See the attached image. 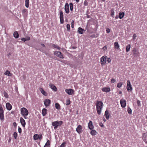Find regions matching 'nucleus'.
<instances>
[{
	"label": "nucleus",
	"instance_id": "obj_1",
	"mask_svg": "<svg viewBox=\"0 0 147 147\" xmlns=\"http://www.w3.org/2000/svg\"><path fill=\"white\" fill-rule=\"evenodd\" d=\"M96 110L98 115L101 114V112L103 108V103L100 101H98L96 103Z\"/></svg>",
	"mask_w": 147,
	"mask_h": 147
},
{
	"label": "nucleus",
	"instance_id": "obj_2",
	"mask_svg": "<svg viewBox=\"0 0 147 147\" xmlns=\"http://www.w3.org/2000/svg\"><path fill=\"white\" fill-rule=\"evenodd\" d=\"M21 114L25 119H28L27 117L28 115L29 112L27 109L24 108L22 107L20 109Z\"/></svg>",
	"mask_w": 147,
	"mask_h": 147
},
{
	"label": "nucleus",
	"instance_id": "obj_3",
	"mask_svg": "<svg viewBox=\"0 0 147 147\" xmlns=\"http://www.w3.org/2000/svg\"><path fill=\"white\" fill-rule=\"evenodd\" d=\"M63 123L62 121H56L52 123V125L54 127L55 129H57L58 127L61 126Z\"/></svg>",
	"mask_w": 147,
	"mask_h": 147
},
{
	"label": "nucleus",
	"instance_id": "obj_4",
	"mask_svg": "<svg viewBox=\"0 0 147 147\" xmlns=\"http://www.w3.org/2000/svg\"><path fill=\"white\" fill-rule=\"evenodd\" d=\"M3 112V108L2 106L0 105V119L2 121L4 119Z\"/></svg>",
	"mask_w": 147,
	"mask_h": 147
},
{
	"label": "nucleus",
	"instance_id": "obj_5",
	"mask_svg": "<svg viewBox=\"0 0 147 147\" xmlns=\"http://www.w3.org/2000/svg\"><path fill=\"white\" fill-rule=\"evenodd\" d=\"M107 59V56L105 55L103 56L100 58L101 64L103 65L106 63Z\"/></svg>",
	"mask_w": 147,
	"mask_h": 147
},
{
	"label": "nucleus",
	"instance_id": "obj_6",
	"mask_svg": "<svg viewBox=\"0 0 147 147\" xmlns=\"http://www.w3.org/2000/svg\"><path fill=\"white\" fill-rule=\"evenodd\" d=\"M55 55H56L57 57H59L61 59H63L64 57L61 52L60 51H56L54 53Z\"/></svg>",
	"mask_w": 147,
	"mask_h": 147
},
{
	"label": "nucleus",
	"instance_id": "obj_7",
	"mask_svg": "<svg viewBox=\"0 0 147 147\" xmlns=\"http://www.w3.org/2000/svg\"><path fill=\"white\" fill-rule=\"evenodd\" d=\"M127 90L128 91H129V90H131L132 89V88L130 81L127 80Z\"/></svg>",
	"mask_w": 147,
	"mask_h": 147
},
{
	"label": "nucleus",
	"instance_id": "obj_8",
	"mask_svg": "<svg viewBox=\"0 0 147 147\" xmlns=\"http://www.w3.org/2000/svg\"><path fill=\"white\" fill-rule=\"evenodd\" d=\"M51 101L49 99H45L44 101V104L46 107L49 106L51 103Z\"/></svg>",
	"mask_w": 147,
	"mask_h": 147
},
{
	"label": "nucleus",
	"instance_id": "obj_9",
	"mask_svg": "<svg viewBox=\"0 0 147 147\" xmlns=\"http://www.w3.org/2000/svg\"><path fill=\"white\" fill-rule=\"evenodd\" d=\"M121 106L122 107L124 108L126 106V101L124 99H121L120 101Z\"/></svg>",
	"mask_w": 147,
	"mask_h": 147
},
{
	"label": "nucleus",
	"instance_id": "obj_10",
	"mask_svg": "<svg viewBox=\"0 0 147 147\" xmlns=\"http://www.w3.org/2000/svg\"><path fill=\"white\" fill-rule=\"evenodd\" d=\"M65 92L69 95H72L74 93V91L72 89H66L65 90Z\"/></svg>",
	"mask_w": 147,
	"mask_h": 147
},
{
	"label": "nucleus",
	"instance_id": "obj_11",
	"mask_svg": "<svg viewBox=\"0 0 147 147\" xmlns=\"http://www.w3.org/2000/svg\"><path fill=\"white\" fill-rule=\"evenodd\" d=\"M60 22L61 24L63 23V12L62 11H60Z\"/></svg>",
	"mask_w": 147,
	"mask_h": 147
},
{
	"label": "nucleus",
	"instance_id": "obj_12",
	"mask_svg": "<svg viewBox=\"0 0 147 147\" xmlns=\"http://www.w3.org/2000/svg\"><path fill=\"white\" fill-rule=\"evenodd\" d=\"M82 126L80 125H78L76 129L77 132L79 134H80L82 133Z\"/></svg>",
	"mask_w": 147,
	"mask_h": 147
},
{
	"label": "nucleus",
	"instance_id": "obj_13",
	"mask_svg": "<svg viewBox=\"0 0 147 147\" xmlns=\"http://www.w3.org/2000/svg\"><path fill=\"white\" fill-rule=\"evenodd\" d=\"M133 55L135 56H139L140 54L138 51L136 50L135 49H134L133 51Z\"/></svg>",
	"mask_w": 147,
	"mask_h": 147
},
{
	"label": "nucleus",
	"instance_id": "obj_14",
	"mask_svg": "<svg viewBox=\"0 0 147 147\" xmlns=\"http://www.w3.org/2000/svg\"><path fill=\"white\" fill-rule=\"evenodd\" d=\"M65 9L66 13H68L69 12V5L67 3H66L65 5Z\"/></svg>",
	"mask_w": 147,
	"mask_h": 147
},
{
	"label": "nucleus",
	"instance_id": "obj_15",
	"mask_svg": "<svg viewBox=\"0 0 147 147\" xmlns=\"http://www.w3.org/2000/svg\"><path fill=\"white\" fill-rule=\"evenodd\" d=\"M20 123L23 127H25L26 122L25 120L22 117L20 118Z\"/></svg>",
	"mask_w": 147,
	"mask_h": 147
},
{
	"label": "nucleus",
	"instance_id": "obj_16",
	"mask_svg": "<svg viewBox=\"0 0 147 147\" xmlns=\"http://www.w3.org/2000/svg\"><path fill=\"white\" fill-rule=\"evenodd\" d=\"M49 86L50 88L53 90L55 91H56L57 90V88L53 84H50Z\"/></svg>",
	"mask_w": 147,
	"mask_h": 147
},
{
	"label": "nucleus",
	"instance_id": "obj_17",
	"mask_svg": "<svg viewBox=\"0 0 147 147\" xmlns=\"http://www.w3.org/2000/svg\"><path fill=\"white\" fill-rule=\"evenodd\" d=\"M88 127L90 130H92L94 128V126L92 124V123L91 121H90L88 123Z\"/></svg>",
	"mask_w": 147,
	"mask_h": 147
},
{
	"label": "nucleus",
	"instance_id": "obj_18",
	"mask_svg": "<svg viewBox=\"0 0 147 147\" xmlns=\"http://www.w3.org/2000/svg\"><path fill=\"white\" fill-rule=\"evenodd\" d=\"M6 106L7 109L8 110H10L12 109V106L9 102L6 103Z\"/></svg>",
	"mask_w": 147,
	"mask_h": 147
},
{
	"label": "nucleus",
	"instance_id": "obj_19",
	"mask_svg": "<svg viewBox=\"0 0 147 147\" xmlns=\"http://www.w3.org/2000/svg\"><path fill=\"white\" fill-rule=\"evenodd\" d=\"M102 90L104 92H109L110 90V88L109 87H104L102 89Z\"/></svg>",
	"mask_w": 147,
	"mask_h": 147
},
{
	"label": "nucleus",
	"instance_id": "obj_20",
	"mask_svg": "<svg viewBox=\"0 0 147 147\" xmlns=\"http://www.w3.org/2000/svg\"><path fill=\"white\" fill-rule=\"evenodd\" d=\"M39 90L41 93L44 96H46L47 95V93L42 88L39 89Z\"/></svg>",
	"mask_w": 147,
	"mask_h": 147
},
{
	"label": "nucleus",
	"instance_id": "obj_21",
	"mask_svg": "<svg viewBox=\"0 0 147 147\" xmlns=\"http://www.w3.org/2000/svg\"><path fill=\"white\" fill-rule=\"evenodd\" d=\"M85 30L81 27H79L78 29V32L79 33L82 34L84 32Z\"/></svg>",
	"mask_w": 147,
	"mask_h": 147
},
{
	"label": "nucleus",
	"instance_id": "obj_22",
	"mask_svg": "<svg viewBox=\"0 0 147 147\" xmlns=\"http://www.w3.org/2000/svg\"><path fill=\"white\" fill-rule=\"evenodd\" d=\"M114 46L115 49L118 50L119 49H120L119 45L117 42H114Z\"/></svg>",
	"mask_w": 147,
	"mask_h": 147
},
{
	"label": "nucleus",
	"instance_id": "obj_23",
	"mask_svg": "<svg viewBox=\"0 0 147 147\" xmlns=\"http://www.w3.org/2000/svg\"><path fill=\"white\" fill-rule=\"evenodd\" d=\"M30 39V37L29 36H28L26 38H23L21 39V40L24 42H25L26 41L29 40Z\"/></svg>",
	"mask_w": 147,
	"mask_h": 147
},
{
	"label": "nucleus",
	"instance_id": "obj_24",
	"mask_svg": "<svg viewBox=\"0 0 147 147\" xmlns=\"http://www.w3.org/2000/svg\"><path fill=\"white\" fill-rule=\"evenodd\" d=\"M105 116L107 119H108L109 118V113L108 111L106 110L105 111Z\"/></svg>",
	"mask_w": 147,
	"mask_h": 147
},
{
	"label": "nucleus",
	"instance_id": "obj_25",
	"mask_svg": "<svg viewBox=\"0 0 147 147\" xmlns=\"http://www.w3.org/2000/svg\"><path fill=\"white\" fill-rule=\"evenodd\" d=\"M4 74L9 76H11L12 75V74L8 70H6L4 73Z\"/></svg>",
	"mask_w": 147,
	"mask_h": 147
},
{
	"label": "nucleus",
	"instance_id": "obj_26",
	"mask_svg": "<svg viewBox=\"0 0 147 147\" xmlns=\"http://www.w3.org/2000/svg\"><path fill=\"white\" fill-rule=\"evenodd\" d=\"M90 133L92 136H95L97 134L96 131L95 130L92 129L90 131Z\"/></svg>",
	"mask_w": 147,
	"mask_h": 147
},
{
	"label": "nucleus",
	"instance_id": "obj_27",
	"mask_svg": "<svg viewBox=\"0 0 147 147\" xmlns=\"http://www.w3.org/2000/svg\"><path fill=\"white\" fill-rule=\"evenodd\" d=\"M42 114L43 116H45L47 114V110L45 108L43 109L42 110Z\"/></svg>",
	"mask_w": 147,
	"mask_h": 147
},
{
	"label": "nucleus",
	"instance_id": "obj_28",
	"mask_svg": "<svg viewBox=\"0 0 147 147\" xmlns=\"http://www.w3.org/2000/svg\"><path fill=\"white\" fill-rule=\"evenodd\" d=\"M131 45L130 44L128 45L126 47V52H128L130 50Z\"/></svg>",
	"mask_w": 147,
	"mask_h": 147
},
{
	"label": "nucleus",
	"instance_id": "obj_29",
	"mask_svg": "<svg viewBox=\"0 0 147 147\" xmlns=\"http://www.w3.org/2000/svg\"><path fill=\"white\" fill-rule=\"evenodd\" d=\"M50 142L49 140H48L44 147H50Z\"/></svg>",
	"mask_w": 147,
	"mask_h": 147
},
{
	"label": "nucleus",
	"instance_id": "obj_30",
	"mask_svg": "<svg viewBox=\"0 0 147 147\" xmlns=\"http://www.w3.org/2000/svg\"><path fill=\"white\" fill-rule=\"evenodd\" d=\"M29 0H25V6L27 8L29 7Z\"/></svg>",
	"mask_w": 147,
	"mask_h": 147
},
{
	"label": "nucleus",
	"instance_id": "obj_31",
	"mask_svg": "<svg viewBox=\"0 0 147 147\" xmlns=\"http://www.w3.org/2000/svg\"><path fill=\"white\" fill-rule=\"evenodd\" d=\"M14 37L16 38H18L19 37V34L17 31L15 32L13 34Z\"/></svg>",
	"mask_w": 147,
	"mask_h": 147
},
{
	"label": "nucleus",
	"instance_id": "obj_32",
	"mask_svg": "<svg viewBox=\"0 0 147 147\" xmlns=\"http://www.w3.org/2000/svg\"><path fill=\"white\" fill-rule=\"evenodd\" d=\"M55 107L58 110H59L60 109V106L58 103H56L55 104Z\"/></svg>",
	"mask_w": 147,
	"mask_h": 147
},
{
	"label": "nucleus",
	"instance_id": "obj_33",
	"mask_svg": "<svg viewBox=\"0 0 147 147\" xmlns=\"http://www.w3.org/2000/svg\"><path fill=\"white\" fill-rule=\"evenodd\" d=\"M124 15V12L119 13V18L120 19H121L123 18Z\"/></svg>",
	"mask_w": 147,
	"mask_h": 147
},
{
	"label": "nucleus",
	"instance_id": "obj_34",
	"mask_svg": "<svg viewBox=\"0 0 147 147\" xmlns=\"http://www.w3.org/2000/svg\"><path fill=\"white\" fill-rule=\"evenodd\" d=\"M38 135L37 134H35L34 135L33 138L34 140H36L38 139Z\"/></svg>",
	"mask_w": 147,
	"mask_h": 147
},
{
	"label": "nucleus",
	"instance_id": "obj_35",
	"mask_svg": "<svg viewBox=\"0 0 147 147\" xmlns=\"http://www.w3.org/2000/svg\"><path fill=\"white\" fill-rule=\"evenodd\" d=\"M22 12L23 13V16L24 15V13H26L27 14L28 13V11L27 9L24 8L22 10Z\"/></svg>",
	"mask_w": 147,
	"mask_h": 147
},
{
	"label": "nucleus",
	"instance_id": "obj_36",
	"mask_svg": "<svg viewBox=\"0 0 147 147\" xmlns=\"http://www.w3.org/2000/svg\"><path fill=\"white\" fill-rule=\"evenodd\" d=\"M53 47L55 48H57V49H58V50H60L61 49L60 47H59V46H57V45H55V44H53Z\"/></svg>",
	"mask_w": 147,
	"mask_h": 147
},
{
	"label": "nucleus",
	"instance_id": "obj_37",
	"mask_svg": "<svg viewBox=\"0 0 147 147\" xmlns=\"http://www.w3.org/2000/svg\"><path fill=\"white\" fill-rule=\"evenodd\" d=\"M123 83L122 82L119 83L117 85V87L118 88H121L123 84Z\"/></svg>",
	"mask_w": 147,
	"mask_h": 147
},
{
	"label": "nucleus",
	"instance_id": "obj_38",
	"mask_svg": "<svg viewBox=\"0 0 147 147\" xmlns=\"http://www.w3.org/2000/svg\"><path fill=\"white\" fill-rule=\"evenodd\" d=\"M3 94L4 96L6 98H9V95L7 93L5 92H3Z\"/></svg>",
	"mask_w": 147,
	"mask_h": 147
},
{
	"label": "nucleus",
	"instance_id": "obj_39",
	"mask_svg": "<svg viewBox=\"0 0 147 147\" xmlns=\"http://www.w3.org/2000/svg\"><path fill=\"white\" fill-rule=\"evenodd\" d=\"M66 105H69L70 104V102H71L70 100L68 99H67L66 100Z\"/></svg>",
	"mask_w": 147,
	"mask_h": 147
},
{
	"label": "nucleus",
	"instance_id": "obj_40",
	"mask_svg": "<svg viewBox=\"0 0 147 147\" xmlns=\"http://www.w3.org/2000/svg\"><path fill=\"white\" fill-rule=\"evenodd\" d=\"M66 142H64L59 147H65L66 146Z\"/></svg>",
	"mask_w": 147,
	"mask_h": 147
},
{
	"label": "nucleus",
	"instance_id": "obj_41",
	"mask_svg": "<svg viewBox=\"0 0 147 147\" xmlns=\"http://www.w3.org/2000/svg\"><path fill=\"white\" fill-rule=\"evenodd\" d=\"M70 8V10L72 11L73 10V4L72 3H70L69 4Z\"/></svg>",
	"mask_w": 147,
	"mask_h": 147
},
{
	"label": "nucleus",
	"instance_id": "obj_42",
	"mask_svg": "<svg viewBox=\"0 0 147 147\" xmlns=\"http://www.w3.org/2000/svg\"><path fill=\"white\" fill-rule=\"evenodd\" d=\"M127 112L129 114H131L132 110L130 108L128 107L127 109Z\"/></svg>",
	"mask_w": 147,
	"mask_h": 147
},
{
	"label": "nucleus",
	"instance_id": "obj_43",
	"mask_svg": "<svg viewBox=\"0 0 147 147\" xmlns=\"http://www.w3.org/2000/svg\"><path fill=\"white\" fill-rule=\"evenodd\" d=\"M67 28L68 31H69L70 29V26L69 24H67Z\"/></svg>",
	"mask_w": 147,
	"mask_h": 147
},
{
	"label": "nucleus",
	"instance_id": "obj_44",
	"mask_svg": "<svg viewBox=\"0 0 147 147\" xmlns=\"http://www.w3.org/2000/svg\"><path fill=\"white\" fill-rule=\"evenodd\" d=\"M74 20H72L71 23V27L73 28L74 27Z\"/></svg>",
	"mask_w": 147,
	"mask_h": 147
},
{
	"label": "nucleus",
	"instance_id": "obj_45",
	"mask_svg": "<svg viewBox=\"0 0 147 147\" xmlns=\"http://www.w3.org/2000/svg\"><path fill=\"white\" fill-rule=\"evenodd\" d=\"M13 136L15 139H16L17 137V134L16 132H14L13 134Z\"/></svg>",
	"mask_w": 147,
	"mask_h": 147
},
{
	"label": "nucleus",
	"instance_id": "obj_46",
	"mask_svg": "<svg viewBox=\"0 0 147 147\" xmlns=\"http://www.w3.org/2000/svg\"><path fill=\"white\" fill-rule=\"evenodd\" d=\"M111 16L112 17H114V12L113 11H111Z\"/></svg>",
	"mask_w": 147,
	"mask_h": 147
},
{
	"label": "nucleus",
	"instance_id": "obj_47",
	"mask_svg": "<svg viewBox=\"0 0 147 147\" xmlns=\"http://www.w3.org/2000/svg\"><path fill=\"white\" fill-rule=\"evenodd\" d=\"M137 104L138 106H140L141 105L140 101L139 100H137Z\"/></svg>",
	"mask_w": 147,
	"mask_h": 147
},
{
	"label": "nucleus",
	"instance_id": "obj_48",
	"mask_svg": "<svg viewBox=\"0 0 147 147\" xmlns=\"http://www.w3.org/2000/svg\"><path fill=\"white\" fill-rule=\"evenodd\" d=\"M107 47L106 46H104L102 49H103L104 51H105L107 50Z\"/></svg>",
	"mask_w": 147,
	"mask_h": 147
},
{
	"label": "nucleus",
	"instance_id": "obj_49",
	"mask_svg": "<svg viewBox=\"0 0 147 147\" xmlns=\"http://www.w3.org/2000/svg\"><path fill=\"white\" fill-rule=\"evenodd\" d=\"M107 61L108 63H110L111 61V59L110 58H108L107 57Z\"/></svg>",
	"mask_w": 147,
	"mask_h": 147
},
{
	"label": "nucleus",
	"instance_id": "obj_50",
	"mask_svg": "<svg viewBox=\"0 0 147 147\" xmlns=\"http://www.w3.org/2000/svg\"><path fill=\"white\" fill-rule=\"evenodd\" d=\"M18 132L19 133L21 134L22 133V129L20 127H19L18 129Z\"/></svg>",
	"mask_w": 147,
	"mask_h": 147
},
{
	"label": "nucleus",
	"instance_id": "obj_51",
	"mask_svg": "<svg viewBox=\"0 0 147 147\" xmlns=\"http://www.w3.org/2000/svg\"><path fill=\"white\" fill-rule=\"evenodd\" d=\"M116 80L115 79L113 78H112L111 80V82L112 83H114L115 82Z\"/></svg>",
	"mask_w": 147,
	"mask_h": 147
},
{
	"label": "nucleus",
	"instance_id": "obj_52",
	"mask_svg": "<svg viewBox=\"0 0 147 147\" xmlns=\"http://www.w3.org/2000/svg\"><path fill=\"white\" fill-rule=\"evenodd\" d=\"M84 5L85 6H86L88 5V2L86 0H85L84 2Z\"/></svg>",
	"mask_w": 147,
	"mask_h": 147
},
{
	"label": "nucleus",
	"instance_id": "obj_53",
	"mask_svg": "<svg viewBox=\"0 0 147 147\" xmlns=\"http://www.w3.org/2000/svg\"><path fill=\"white\" fill-rule=\"evenodd\" d=\"M136 37V34H134L133 36V39L134 40Z\"/></svg>",
	"mask_w": 147,
	"mask_h": 147
},
{
	"label": "nucleus",
	"instance_id": "obj_54",
	"mask_svg": "<svg viewBox=\"0 0 147 147\" xmlns=\"http://www.w3.org/2000/svg\"><path fill=\"white\" fill-rule=\"evenodd\" d=\"M99 125L102 127H104V126L103 125V123H99Z\"/></svg>",
	"mask_w": 147,
	"mask_h": 147
},
{
	"label": "nucleus",
	"instance_id": "obj_55",
	"mask_svg": "<svg viewBox=\"0 0 147 147\" xmlns=\"http://www.w3.org/2000/svg\"><path fill=\"white\" fill-rule=\"evenodd\" d=\"M38 139L40 140H41L42 139V135L41 134H40L39 135H38Z\"/></svg>",
	"mask_w": 147,
	"mask_h": 147
},
{
	"label": "nucleus",
	"instance_id": "obj_56",
	"mask_svg": "<svg viewBox=\"0 0 147 147\" xmlns=\"http://www.w3.org/2000/svg\"><path fill=\"white\" fill-rule=\"evenodd\" d=\"M106 32L107 33H109L110 32V29L109 28H107L106 29Z\"/></svg>",
	"mask_w": 147,
	"mask_h": 147
},
{
	"label": "nucleus",
	"instance_id": "obj_57",
	"mask_svg": "<svg viewBox=\"0 0 147 147\" xmlns=\"http://www.w3.org/2000/svg\"><path fill=\"white\" fill-rule=\"evenodd\" d=\"M24 80H25L26 78V76L25 75H24L22 76Z\"/></svg>",
	"mask_w": 147,
	"mask_h": 147
},
{
	"label": "nucleus",
	"instance_id": "obj_58",
	"mask_svg": "<svg viewBox=\"0 0 147 147\" xmlns=\"http://www.w3.org/2000/svg\"><path fill=\"white\" fill-rule=\"evenodd\" d=\"M13 125L14 126H16L17 125L16 123V122H14L13 123Z\"/></svg>",
	"mask_w": 147,
	"mask_h": 147
},
{
	"label": "nucleus",
	"instance_id": "obj_59",
	"mask_svg": "<svg viewBox=\"0 0 147 147\" xmlns=\"http://www.w3.org/2000/svg\"><path fill=\"white\" fill-rule=\"evenodd\" d=\"M42 46H43V47L45 48V46L44 45V44H41V45Z\"/></svg>",
	"mask_w": 147,
	"mask_h": 147
},
{
	"label": "nucleus",
	"instance_id": "obj_60",
	"mask_svg": "<svg viewBox=\"0 0 147 147\" xmlns=\"http://www.w3.org/2000/svg\"><path fill=\"white\" fill-rule=\"evenodd\" d=\"M122 91H119V93L120 94H122Z\"/></svg>",
	"mask_w": 147,
	"mask_h": 147
},
{
	"label": "nucleus",
	"instance_id": "obj_61",
	"mask_svg": "<svg viewBox=\"0 0 147 147\" xmlns=\"http://www.w3.org/2000/svg\"><path fill=\"white\" fill-rule=\"evenodd\" d=\"M119 18V16H116L115 17L116 19H117Z\"/></svg>",
	"mask_w": 147,
	"mask_h": 147
},
{
	"label": "nucleus",
	"instance_id": "obj_62",
	"mask_svg": "<svg viewBox=\"0 0 147 147\" xmlns=\"http://www.w3.org/2000/svg\"><path fill=\"white\" fill-rule=\"evenodd\" d=\"M76 1L77 2H79V0H76Z\"/></svg>",
	"mask_w": 147,
	"mask_h": 147
},
{
	"label": "nucleus",
	"instance_id": "obj_63",
	"mask_svg": "<svg viewBox=\"0 0 147 147\" xmlns=\"http://www.w3.org/2000/svg\"><path fill=\"white\" fill-rule=\"evenodd\" d=\"M102 1H105V0H102Z\"/></svg>",
	"mask_w": 147,
	"mask_h": 147
},
{
	"label": "nucleus",
	"instance_id": "obj_64",
	"mask_svg": "<svg viewBox=\"0 0 147 147\" xmlns=\"http://www.w3.org/2000/svg\"><path fill=\"white\" fill-rule=\"evenodd\" d=\"M146 118L147 119V115L146 116Z\"/></svg>",
	"mask_w": 147,
	"mask_h": 147
}]
</instances>
